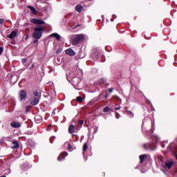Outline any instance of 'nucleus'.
Wrapping results in <instances>:
<instances>
[{"mask_svg": "<svg viewBox=\"0 0 177 177\" xmlns=\"http://www.w3.org/2000/svg\"><path fill=\"white\" fill-rule=\"evenodd\" d=\"M17 35V31L13 30L10 35H7V38H10V39H13V38L16 37Z\"/></svg>", "mask_w": 177, "mask_h": 177, "instance_id": "nucleus-10", "label": "nucleus"}, {"mask_svg": "<svg viewBox=\"0 0 177 177\" xmlns=\"http://www.w3.org/2000/svg\"><path fill=\"white\" fill-rule=\"evenodd\" d=\"M35 121L36 124H41V122H42V118L39 115L35 116Z\"/></svg>", "mask_w": 177, "mask_h": 177, "instance_id": "nucleus-15", "label": "nucleus"}, {"mask_svg": "<svg viewBox=\"0 0 177 177\" xmlns=\"http://www.w3.org/2000/svg\"><path fill=\"white\" fill-rule=\"evenodd\" d=\"M103 111L104 113H109L110 111H113V109H111L109 106H106L105 108H104Z\"/></svg>", "mask_w": 177, "mask_h": 177, "instance_id": "nucleus-20", "label": "nucleus"}, {"mask_svg": "<svg viewBox=\"0 0 177 177\" xmlns=\"http://www.w3.org/2000/svg\"><path fill=\"white\" fill-rule=\"evenodd\" d=\"M79 124H80V125H83V124H84V120H79Z\"/></svg>", "mask_w": 177, "mask_h": 177, "instance_id": "nucleus-28", "label": "nucleus"}, {"mask_svg": "<svg viewBox=\"0 0 177 177\" xmlns=\"http://www.w3.org/2000/svg\"><path fill=\"white\" fill-rule=\"evenodd\" d=\"M146 157H147V155L142 154L140 156V161L141 164H143L145 162V160H146Z\"/></svg>", "mask_w": 177, "mask_h": 177, "instance_id": "nucleus-16", "label": "nucleus"}, {"mask_svg": "<svg viewBox=\"0 0 177 177\" xmlns=\"http://www.w3.org/2000/svg\"><path fill=\"white\" fill-rule=\"evenodd\" d=\"M127 113H128L129 114H131V117H133V113H132V112H131V111H128Z\"/></svg>", "mask_w": 177, "mask_h": 177, "instance_id": "nucleus-30", "label": "nucleus"}, {"mask_svg": "<svg viewBox=\"0 0 177 177\" xmlns=\"http://www.w3.org/2000/svg\"><path fill=\"white\" fill-rule=\"evenodd\" d=\"M111 21H114V19H111Z\"/></svg>", "mask_w": 177, "mask_h": 177, "instance_id": "nucleus-37", "label": "nucleus"}, {"mask_svg": "<svg viewBox=\"0 0 177 177\" xmlns=\"http://www.w3.org/2000/svg\"><path fill=\"white\" fill-rule=\"evenodd\" d=\"M28 8L30 9V12H32V15H37V10H35V8L31 6H29Z\"/></svg>", "mask_w": 177, "mask_h": 177, "instance_id": "nucleus-19", "label": "nucleus"}, {"mask_svg": "<svg viewBox=\"0 0 177 177\" xmlns=\"http://www.w3.org/2000/svg\"><path fill=\"white\" fill-rule=\"evenodd\" d=\"M88 150V145L86 143L84 144L83 145V151L85 153V151Z\"/></svg>", "mask_w": 177, "mask_h": 177, "instance_id": "nucleus-21", "label": "nucleus"}, {"mask_svg": "<svg viewBox=\"0 0 177 177\" xmlns=\"http://www.w3.org/2000/svg\"><path fill=\"white\" fill-rule=\"evenodd\" d=\"M62 50L63 49L62 48H58L56 51L57 55H59V53H62Z\"/></svg>", "mask_w": 177, "mask_h": 177, "instance_id": "nucleus-23", "label": "nucleus"}, {"mask_svg": "<svg viewBox=\"0 0 177 177\" xmlns=\"http://www.w3.org/2000/svg\"><path fill=\"white\" fill-rule=\"evenodd\" d=\"M3 52V48L0 47V55Z\"/></svg>", "mask_w": 177, "mask_h": 177, "instance_id": "nucleus-29", "label": "nucleus"}, {"mask_svg": "<svg viewBox=\"0 0 177 177\" xmlns=\"http://www.w3.org/2000/svg\"><path fill=\"white\" fill-rule=\"evenodd\" d=\"M22 63L24 64L25 63H27V58H23L21 59Z\"/></svg>", "mask_w": 177, "mask_h": 177, "instance_id": "nucleus-25", "label": "nucleus"}, {"mask_svg": "<svg viewBox=\"0 0 177 177\" xmlns=\"http://www.w3.org/2000/svg\"><path fill=\"white\" fill-rule=\"evenodd\" d=\"M162 147H165V145H162Z\"/></svg>", "mask_w": 177, "mask_h": 177, "instance_id": "nucleus-38", "label": "nucleus"}, {"mask_svg": "<svg viewBox=\"0 0 177 177\" xmlns=\"http://www.w3.org/2000/svg\"><path fill=\"white\" fill-rule=\"evenodd\" d=\"M104 175H106V174H105V173H104Z\"/></svg>", "mask_w": 177, "mask_h": 177, "instance_id": "nucleus-42", "label": "nucleus"}, {"mask_svg": "<svg viewBox=\"0 0 177 177\" xmlns=\"http://www.w3.org/2000/svg\"><path fill=\"white\" fill-rule=\"evenodd\" d=\"M34 68V64H32L31 66H30V69H32Z\"/></svg>", "mask_w": 177, "mask_h": 177, "instance_id": "nucleus-35", "label": "nucleus"}, {"mask_svg": "<svg viewBox=\"0 0 177 177\" xmlns=\"http://www.w3.org/2000/svg\"><path fill=\"white\" fill-rule=\"evenodd\" d=\"M77 100L79 102V103H82V97L81 96H78L77 97Z\"/></svg>", "mask_w": 177, "mask_h": 177, "instance_id": "nucleus-22", "label": "nucleus"}, {"mask_svg": "<svg viewBox=\"0 0 177 177\" xmlns=\"http://www.w3.org/2000/svg\"><path fill=\"white\" fill-rule=\"evenodd\" d=\"M31 23H32L33 24H38L39 26H44V24H45L44 21L38 19H32Z\"/></svg>", "mask_w": 177, "mask_h": 177, "instance_id": "nucleus-6", "label": "nucleus"}, {"mask_svg": "<svg viewBox=\"0 0 177 177\" xmlns=\"http://www.w3.org/2000/svg\"><path fill=\"white\" fill-rule=\"evenodd\" d=\"M115 118H120V115L118 113H115Z\"/></svg>", "mask_w": 177, "mask_h": 177, "instance_id": "nucleus-31", "label": "nucleus"}, {"mask_svg": "<svg viewBox=\"0 0 177 177\" xmlns=\"http://www.w3.org/2000/svg\"><path fill=\"white\" fill-rule=\"evenodd\" d=\"M169 150H171L174 156H176V159L177 160V147H175V145L171 143L169 146Z\"/></svg>", "mask_w": 177, "mask_h": 177, "instance_id": "nucleus-4", "label": "nucleus"}, {"mask_svg": "<svg viewBox=\"0 0 177 177\" xmlns=\"http://www.w3.org/2000/svg\"><path fill=\"white\" fill-rule=\"evenodd\" d=\"M0 177H6V176H0Z\"/></svg>", "mask_w": 177, "mask_h": 177, "instance_id": "nucleus-39", "label": "nucleus"}, {"mask_svg": "<svg viewBox=\"0 0 177 177\" xmlns=\"http://www.w3.org/2000/svg\"><path fill=\"white\" fill-rule=\"evenodd\" d=\"M84 38L85 37L84 35H76L72 40L73 45H78V44H81V42L84 41Z\"/></svg>", "mask_w": 177, "mask_h": 177, "instance_id": "nucleus-3", "label": "nucleus"}, {"mask_svg": "<svg viewBox=\"0 0 177 177\" xmlns=\"http://www.w3.org/2000/svg\"><path fill=\"white\" fill-rule=\"evenodd\" d=\"M154 138L156 140L153 141L152 144L151 143L144 144V148L145 149V150H154L157 147L156 144L157 143V142H158V140H160V138H158V136H156Z\"/></svg>", "mask_w": 177, "mask_h": 177, "instance_id": "nucleus-2", "label": "nucleus"}, {"mask_svg": "<svg viewBox=\"0 0 177 177\" xmlns=\"http://www.w3.org/2000/svg\"><path fill=\"white\" fill-rule=\"evenodd\" d=\"M68 150H73V146L71 144H68Z\"/></svg>", "mask_w": 177, "mask_h": 177, "instance_id": "nucleus-26", "label": "nucleus"}, {"mask_svg": "<svg viewBox=\"0 0 177 177\" xmlns=\"http://www.w3.org/2000/svg\"><path fill=\"white\" fill-rule=\"evenodd\" d=\"M174 166V161L172 160H167L165 162V167L168 168V169H171V168Z\"/></svg>", "mask_w": 177, "mask_h": 177, "instance_id": "nucleus-9", "label": "nucleus"}, {"mask_svg": "<svg viewBox=\"0 0 177 177\" xmlns=\"http://www.w3.org/2000/svg\"><path fill=\"white\" fill-rule=\"evenodd\" d=\"M52 37H55L57 39V41H60L62 37H60V35L57 34V33H53L51 35H50V37L52 38Z\"/></svg>", "mask_w": 177, "mask_h": 177, "instance_id": "nucleus-14", "label": "nucleus"}, {"mask_svg": "<svg viewBox=\"0 0 177 177\" xmlns=\"http://www.w3.org/2000/svg\"><path fill=\"white\" fill-rule=\"evenodd\" d=\"M120 109H121V107H117V108H115V110H120Z\"/></svg>", "mask_w": 177, "mask_h": 177, "instance_id": "nucleus-34", "label": "nucleus"}, {"mask_svg": "<svg viewBox=\"0 0 177 177\" xmlns=\"http://www.w3.org/2000/svg\"><path fill=\"white\" fill-rule=\"evenodd\" d=\"M46 28L42 26H39L35 28V32L32 35V37L35 39H41L42 37V33L45 31Z\"/></svg>", "mask_w": 177, "mask_h": 177, "instance_id": "nucleus-1", "label": "nucleus"}, {"mask_svg": "<svg viewBox=\"0 0 177 177\" xmlns=\"http://www.w3.org/2000/svg\"><path fill=\"white\" fill-rule=\"evenodd\" d=\"M68 132L71 134L74 133V132H75V126H74L73 124H71L69 127H68Z\"/></svg>", "mask_w": 177, "mask_h": 177, "instance_id": "nucleus-13", "label": "nucleus"}, {"mask_svg": "<svg viewBox=\"0 0 177 177\" xmlns=\"http://www.w3.org/2000/svg\"><path fill=\"white\" fill-rule=\"evenodd\" d=\"M33 94H34V96H35V97H37L39 95V93L37 91H34Z\"/></svg>", "mask_w": 177, "mask_h": 177, "instance_id": "nucleus-24", "label": "nucleus"}, {"mask_svg": "<svg viewBox=\"0 0 177 177\" xmlns=\"http://www.w3.org/2000/svg\"><path fill=\"white\" fill-rule=\"evenodd\" d=\"M95 132H97V130H95Z\"/></svg>", "mask_w": 177, "mask_h": 177, "instance_id": "nucleus-41", "label": "nucleus"}, {"mask_svg": "<svg viewBox=\"0 0 177 177\" xmlns=\"http://www.w3.org/2000/svg\"><path fill=\"white\" fill-rule=\"evenodd\" d=\"M13 146L12 147V149H19L20 147V145H19V142L17 141H12Z\"/></svg>", "mask_w": 177, "mask_h": 177, "instance_id": "nucleus-18", "label": "nucleus"}, {"mask_svg": "<svg viewBox=\"0 0 177 177\" xmlns=\"http://www.w3.org/2000/svg\"><path fill=\"white\" fill-rule=\"evenodd\" d=\"M66 156H68L67 152H62L59 156H58V161H62L63 160H64L65 157H66Z\"/></svg>", "mask_w": 177, "mask_h": 177, "instance_id": "nucleus-11", "label": "nucleus"}, {"mask_svg": "<svg viewBox=\"0 0 177 177\" xmlns=\"http://www.w3.org/2000/svg\"><path fill=\"white\" fill-rule=\"evenodd\" d=\"M19 95L21 102H23V100H24V99H26V97H27V92H26V91H24V90H21L19 91Z\"/></svg>", "mask_w": 177, "mask_h": 177, "instance_id": "nucleus-7", "label": "nucleus"}, {"mask_svg": "<svg viewBox=\"0 0 177 177\" xmlns=\"http://www.w3.org/2000/svg\"><path fill=\"white\" fill-rule=\"evenodd\" d=\"M113 17H114V19H115V18L117 17V16H115V15H113Z\"/></svg>", "mask_w": 177, "mask_h": 177, "instance_id": "nucleus-36", "label": "nucleus"}, {"mask_svg": "<svg viewBox=\"0 0 177 177\" xmlns=\"http://www.w3.org/2000/svg\"><path fill=\"white\" fill-rule=\"evenodd\" d=\"M66 55H68L69 56H75V51L73 50L71 48H68L66 50Z\"/></svg>", "mask_w": 177, "mask_h": 177, "instance_id": "nucleus-12", "label": "nucleus"}, {"mask_svg": "<svg viewBox=\"0 0 177 177\" xmlns=\"http://www.w3.org/2000/svg\"><path fill=\"white\" fill-rule=\"evenodd\" d=\"M10 127H12V128H21V123L17 122H12L10 123Z\"/></svg>", "mask_w": 177, "mask_h": 177, "instance_id": "nucleus-8", "label": "nucleus"}, {"mask_svg": "<svg viewBox=\"0 0 177 177\" xmlns=\"http://www.w3.org/2000/svg\"><path fill=\"white\" fill-rule=\"evenodd\" d=\"M82 9H84V7L81 5H77L75 7L76 12H78L79 13H81V12H82Z\"/></svg>", "mask_w": 177, "mask_h": 177, "instance_id": "nucleus-17", "label": "nucleus"}, {"mask_svg": "<svg viewBox=\"0 0 177 177\" xmlns=\"http://www.w3.org/2000/svg\"><path fill=\"white\" fill-rule=\"evenodd\" d=\"M30 104H32V106H37V104H38V103H39V97H32V98H30Z\"/></svg>", "mask_w": 177, "mask_h": 177, "instance_id": "nucleus-5", "label": "nucleus"}, {"mask_svg": "<svg viewBox=\"0 0 177 177\" xmlns=\"http://www.w3.org/2000/svg\"><path fill=\"white\" fill-rule=\"evenodd\" d=\"M5 21V20L2 18L0 19V24H3V22Z\"/></svg>", "mask_w": 177, "mask_h": 177, "instance_id": "nucleus-27", "label": "nucleus"}, {"mask_svg": "<svg viewBox=\"0 0 177 177\" xmlns=\"http://www.w3.org/2000/svg\"><path fill=\"white\" fill-rule=\"evenodd\" d=\"M109 93H111V92H113V88H109Z\"/></svg>", "mask_w": 177, "mask_h": 177, "instance_id": "nucleus-33", "label": "nucleus"}, {"mask_svg": "<svg viewBox=\"0 0 177 177\" xmlns=\"http://www.w3.org/2000/svg\"><path fill=\"white\" fill-rule=\"evenodd\" d=\"M50 143H53V141H50Z\"/></svg>", "mask_w": 177, "mask_h": 177, "instance_id": "nucleus-40", "label": "nucleus"}, {"mask_svg": "<svg viewBox=\"0 0 177 177\" xmlns=\"http://www.w3.org/2000/svg\"><path fill=\"white\" fill-rule=\"evenodd\" d=\"M37 42H38V39H35L34 41H33V44H37Z\"/></svg>", "mask_w": 177, "mask_h": 177, "instance_id": "nucleus-32", "label": "nucleus"}]
</instances>
